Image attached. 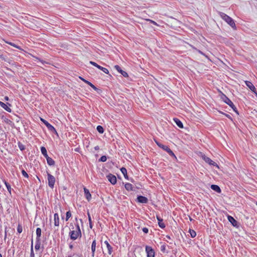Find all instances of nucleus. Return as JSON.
Returning a JSON list of instances; mask_svg holds the SVG:
<instances>
[{"label": "nucleus", "instance_id": "5701e85b", "mask_svg": "<svg viewBox=\"0 0 257 257\" xmlns=\"http://www.w3.org/2000/svg\"><path fill=\"white\" fill-rule=\"evenodd\" d=\"M174 121L176 123V125L181 128L183 127V124L182 122L177 118H174Z\"/></svg>", "mask_w": 257, "mask_h": 257}, {"label": "nucleus", "instance_id": "6ab92c4d", "mask_svg": "<svg viewBox=\"0 0 257 257\" xmlns=\"http://www.w3.org/2000/svg\"><path fill=\"white\" fill-rule=\"evenodd\" d=\"M54 225L56 226H58L59 225V217L58 214L56 213L54 215Z\"/></svg>", "mask_w": 257, "mask_h": 257}, {"label": "nucleus", "instance_id": "864d4df0", "mask_svg": "<svg viewBox=\"0 0 257 257\" xmlns=\"http://www.w3.org/2000/svg\"><path fill=\"white\" fill-rule=\"evenodd\" d=\"M137 188L138 189H140V187L139 186H138L137 187Z\"/></svg>", "mask_w": 257, "mask_h": 257}, {"label": "nucleus", "instance_id": "20e7f679", "mask_svg": "<svg viewBox=\"0 0 257 257\" xmlns=\"http://www.w3.org/2000/svg\"><path fill=\"white\" fill-rule=\"evenodd\" d=\"M40 120L46 125L49 131L55 134H57V132L54 127L49 123L47 120L42 118H41Z\"/></svg>", "mask_w": 257, "mask_h": 257}, {"label": "nucleus", "instance_id": "c03bdc74", "mask_svg": "<svg viewBox=\"0 0 257 257\" xmlns=\"http://www.w3.org/2000/svg\"><path fill=\"white\" fill-rule=\"evenodd\" d=\"M147 21L150 22V23H151L152 24L155 25H157V24L156 22L153 21V20H150V19H148Z\"/></svg>", "mask_w": 257, "mask_h": 257}, {"label": "nucleus", "instance_id": "72a5a7b5", "mask_svg": "<svg viewBox=\"0 0 257 257\" xmlns=\"http://www.w3.org/2000/svg\"><path fill=\"white\" fill-rule=\"evenodd\" d=\"M71 216V211L69 210L68 211H67L66 213V221L68 220L69 218Z\"/></svg>", "mask_w": 257, "mask_h": 257}, {"label": "nucleus", "instance_id": "bb28decb", "mask_svg": "<svg viewBox=\"0 0 257 257\" xmlns=\"http://www.w3.org/2000/svg\"><path fill=\"white\" fill-rule=\"evenodd\" d=\"M120 171H121L122 174L123 175L125 179H128V176L127 175V170H126V169L125 168H124V167H122L120 169Z\"/></svg>", "mask_w": 257, "mask_h": 257}, {"label": "nucleus", "instance_id": "79ce46f5", "mask_svg": "<svg viewBox=\"0 0 257 257\" xmlns=\"http://www.w3.org/2000/svg\"><path fill=\"white\" fill-rule=\"evenodd\" d=\"M231 108L234 112H235L237 114H239L238 111H237V108L234 105V106L231 107Z\"/></svg>", "mask_w": 257, "mask_h": 257}, {"label": "nucleus", "instance_id": "3c124183", "mask_svg": "<svg viewBox=\"0 0 257 257\" xmlns=\"http://www.w3.org/2000/svg\"><path fill=\"white\" fill-rule=\"evenodd\" d=\"M39 61H41L43 64H44V63H45V62H44V61H42V60H40V59H39Z\"/></svg>", "mask_w": 257, "mask_h": 257}, {"label": "nucleus", "instance_id": "dca6fc26", "mask_svg": "<svg viewBox=\"0 0 257 257\" xmlns=\"http://www.w3.org/2000/svg\"><path fill=\"white\" fill-rule=\"evenodd\" d=\"M157 219L158 221V225L161 228H164L165 227V224L163 222V219L160 217L157 216Z\"/></svg>", "mask_w": 257, "mask_h": 257}, {"label": "nucleus", "instance_id": "f03ea898", "mask_svg": "<svg viewBox=\"0 0 257 257\" xmlns=\"http://www.w3.org/2000/svg\"><path fill=\"white\" fill-rule=\"evenodd\" d=\"M76 230H72L69 232V236L72 240H76L78 237H81V232L78 223L76 224Z\"/></svg>", "mask_w": 257, "mask_h": 257}, {"label": "nucleus", "instance_id": "7ed1b4c3", "mask_svg": "<svg viewBox=\"0 0 257 257\" xmlns=\"http://www.w3.org/2000/svg\"><path fill=\"white\" fill-rule=\"evenodd\" d=\"M156 143L158 145V147H159L160 148L162 149L164 151H166L170 156L173 157L176 159H177L176 156L175 155L174 153L173 152V151L169 148V147L167 146L164 145L157 141H155Z\"/></svg>", "mask_w": 257, "mask_h": 257}, {"label": "nucleus", "instance_id": "393cba45", "mask_svg": "<svg viewBox=\"0 0 257 257\" xmlns=\"http://www.w3.org/2000/svg\"><path fill=\"white\" fill-rule=\"evenodd\" d=\"M47 164L49 166H54L55 165V161L53 159L48 157V158H46Z\"/></svg>", "mask_w": 257, "mask_h": 257}, {"label": "nucleus", "instance_id": "0eeeda50", "mask_svg": "<svg viewBox=\"0 0 257 257\" xmlns=\"http://www.w3.org/2000/svg\"><path fill=\"white\" fill-rule=\"evenodd\" d=\"M145 249L147 254V257L155 256V251L151 246L147 245L146 246Z\"/></svg>", "mask_w": 257, "mask_h": 257}, {"label": "nucleus", "instance_id": "2f4dec72", "mask_svg": "<svg viewBox=\"0 0 257 257\" xmlns=\"http://www.w3.org/2000/svg\"><path fill=\"white\" fill-rule=\"evenodd\" d=\"M87 215H88V221H89V227H90V228H92V227H93V225H92V221H91V217H90V214H89V212H87Z\"/></svg>", "mask_w": 257, "mask_h": 257}, {"label": "nucleus", "instance_id": "39448f33", "mask_svg": "<svg viewBox=\"0 0 257 257\" xmlns=\"http://www.w3.org/2000/svg\"><path fill=\"white\" fill-rule=\"evenodd\" d=\"M48 185L51 188L53 189L55 183V178L51 174L47 172Z\"/></svg>", "mask_w": 257, "mask_h": 257}, {"label": "nucleus", "instance_id": "e433bc0d", "mask_svg": "<svg viewBox=\"0 0 257 257\" xmlns=\"http://www.w3.org/2000/svg\"><path fill=\"white\" fill-rule=\"evenodd\" d=\"M22 231H23V228H22V225L20 224H19L18 226V227H17V231L19 233H21L22 232Z\"/></svg>", "mask_w": 257, "mask_h": 257}, {"label": "nucleus", "instance_id": "49530a36", "mask_svg": "<svg viewBox=\"0 0 257 257\" xmlns=\"http://www.w3.org/2000/svg\"><path fill=\"white\" fill-rule=\"evenodd\" d=\"M94 149H95V150H98L99 149V146H95V147H94Z\"/></svg>", "mask_w": 257, "mask_h": 257}, {"label": "nucleus", "instance_id": "c85d7f7f", "mask_svg": "<svg viewBox=\"0 0 257 257\" xmlns=\"http://www.w3.org/2000/svg\"><path fill=\"white\" fill-rule=\"evenodd\" d=\"M41 242L40 239H36V244L35 246V248L36 250H39L40 248Z\"/></svg>", "mask_w": 257, "mask_h": 257}, {"label": "nucleus", "instance_id": "4c0bfd02", "mask_svg": "<svg viewBox=\"0 0 257 257\" xmlns=\"http://www.w3.org/2000/svg\"><path fill=\"white\" fill-rule=\"evenodd\" d=\"M6 43L10 45L11 46H13L15 48H19V47L17 45H16L15 44L13 43H12V42H8V41H6Z\"/></svg>", "mask_w": 257, "mask_h": 257}, {"label": "nucleus", "instance_id": "5fc2aeb1", "mask_svg": "<svg viewBox=\"0 0 257 257\" xmlns=\"http://www.w3.org/2000/svg\"><path fill=\"white\" fill-rule=\"evenodd\" d=\"M189 219H190V220H191V221L192 220V219L190 217H189Z\"/></svg>", "mask_w": 257, "mask_h": 257}, {"label": "nucleus", "instance_id": "b1692460", "mask_svg": "<svg viewBox=\"0 0 257 257\" xmlns=\"http://www.w3.org/2000/svg\"><path fill=\"white\" fill-rule=\"evenodd\" d=\"M124 187L128 191L134 190L133 185L131 183H126L124 185Z\"/></svg>", "mask_w": 257, "mask_h": 257}, {"label": "nucleus", "instance_id": "a18cd8bd", "mask_svg": "<svg viewBox=\"0 0 257 257\" xmlns=\"http://www.w3.org/2000/svg\"><path fill=\"white\" fill-rule=\"evenodd\" d=\"M222 113L223 114L227 117H228L229 118H231V117H230V116L229 114L225 113H223V112H222Z\"/></svg>", "mask_w": 257, "mask_h": 257}, {"label": "nucleus", "instance_id": "4d7b16f0", "mask_svg": "<svg viewBox=\"0 0 257 257\" xmlns=\"http://www.w3.org/2000/svg\"><path fill=\"white\" fill-rule=\"evenodd\" d=\"M256 205H257V202H256Z\"/></svg>", "mask_w": 257, "mask_h": 257}, {"label": "nucleus", "instance_id": "4be33fe9", "mask_svg": "<svg viewBox=\"0 0 257 257\" xmlns=\"http://www.w3.org/2000/svg\"><path fill=\"white\" fill-rule=\"evenodd\" d=\"M0 106L9 112H11L12 111L11 109L6 104L2 101H0Z\"/></svg>", "mask_w": 257, "mask_h": 257}, {"label": "nucleus", "instance_id": "c756f323", "mask_svg": "<svg viewBox=\"0 0 257 257\" xmlns=\"http://www.w3.org/2000/svg\"><path fill=\"white\" fill-rule=\"evenodd\" d=\"M189 232L191 237L194 238L196 236V233L194 230L190 229Z\"/></svg>", "mask_w": 257, "mask_h": 257}, {"label": "nucleus", "instance_id": "ddd939ff", "mask_svg": "<svg viewBox=\"0 0 257 257\" xmlns=\"http://www.w3.org/2000/svg\"><path fill=\"white\" fill-rule=\"evenodd\" d=\"M137 201L139 203H147L148 202V199L147 197H146L145 196L139 195V196H138V197H137Z\"/></svg>", "mask_w": 257, "mask_h": 257}, {"label": "nucleus", "instance_id": "9d476101", "mask_svg": "<svg viewBox=\"0 0 257 257\" xmlns=\"http://www.w3.org/2000/svg\"><path fill=\"white\" fill-rule=\"evenodd\" d=\"M107 178L108 181L112 184L114 185L116 183V177L111 174H109L107 176Z\"/></svg>", "mask_w": 257, "mask_h": 257}, {"label": "nucleus", "instance_id": "423d86ee", "mask_svg": "<svg viewBox=\"0 0 257 257\" xmlns=\"http://www.w3.org/2000/svg\"><path fill=\"white\" fill-rule=\"evenodd\" d=\"M201 156L202 158L203 159V160L206 163H208V164H209L210 165H212L213 166H216L217 168H219V167L216 163L213 161L210 158L206 156L204 154H202Z\"/></svg>", "mask_w": 257, "mask_h": 257}, {"label": "nucleus", "instance_id": "6e6d98bb", "mask_svg": "<svg viewBox=\"0 0 257 257\" xmlns=\"http://www.w3.org/2000/svg\"><path fill=\"white\" fill-rule=\"evenodd\" d=\"M0 257H2V255L1 253H0Z\"/></svg>", "mask_w": 257, "mask_h": 257}, {"label": "nucleus", "instance_id": "cd10ccee", "mask_svg": "<svg viewBox=\"0 0 257 257\" xmlns=\"http://www.w3.org/2000/svg\"><path fill=\"white\" fill-rule=\"evenodd\" d=\"M36 239H40V237L41 236V229L40 228H37L36 229Z\"/></svg>", "mask_w": 257, "mask_h": 257}, {"label": "nucleus", "instance_id": "6e6552de", "mask_svg": "<svg viewBox=\"0 0 257 257\" xmlns=\"http://www.w3.org/2000/svg\"><path fill=\"white\" fill-rule=\"evenodd\" d=\"M221 99H222V100L225 103H226L227 104H228L230 107H232V106H234V104L233 103V102L231 101V100L228 98L225 94H222V95H221Z\"/></svg>", "mask_w": 257, "mask_h": 257}, {"label": "nucleus", "instance_id": "412c9836", "mask_svg": "<svg viewBox=\"0 0 257 257\" xmlns=\"http://www.w3.org/2000/svg\"><path fill=\"white\" fill-rule=\"evenodd\" d=\"M211 188L213 190H214V191H216V192H217V193H221V189H220V187H219L218 185H214V184L211 185Z\"/></svg>", "mask_w": 257, "mask_h": 257}, {"label": "nucleus", "instance_id": "f257e3e1", "mask_svg": "<svg viewBox=\"0 0 257 257\" xmlns=\"http://www.w3.org/2000/svg\"><path fill=\"white\" fill-rule=\"evenodd\" d=\"M220 17L225 21L233 30H236V27L234 20L224 13L218 12Z\"/></svg>", "mask_w": 257, "mask_h": 257}, {"label": "nucleus", "instance_id": "f704fd0d", "mask_svg": "<svg viewBox=\"0 0 257 257\" xmlns=\"http://www.w3.org/2000/svg\"><path fill=\"white\" fill-rule=\"evenodd\" d=\"M107 157L105 156H102L100 157V158L99 159V162H104L106 161Z\"/></svg>", "mask_w": 257, "mask_h": 257}, {"label": "nucleus", "instance_id": "58836bf2", "mask_svg": "<svg viewBox=\"0 0 257 257\" xmlns=\"http://www.w3.org/2000/svg\"><path fill=\"white\" fill-rule=\"evenodd\" d=\"M22 174L25 177H26V178L29 177V175H28V173L24 170H22Z\"/></svg>", "mask_w": 257, "mask_h": 257}, {"label": "nucleus", "instance_id": "1a4fd4ad", "mask_svg": "<svg viewBox=\"0 0 257 257\" xmlns=\"http://www.w3.org/2000/svg\"><path fill=\"white\" fill-rule=\"evenodd\" d=\"M89 63L91 64V65H92L93 66L97 67L99 69L102 70L105 74H108L109 71L106 68L103 67L98 65L96 63L93 62V61H90Z\"/></svg>", "mask_w": 257, "mask_h": 257}, {"label": "nucleus", "instance_id": "09e8293b", "mask_svg": "<svg viewBox=\"0 0 257 257\" xmlns=\"http://www.w3.org/2000/svg\"><path fill=\"white\" fill-rule=\"evenodd\" d=\"M5 99L6 100H9V97L8 96H5Z\"/></svg>", "mask_w": 257, "mask_h": 257}, {"label": "nucleus", "instance_id": "de8ad7c7", "mask_svg": "<svg viewBox=\"0 0 257 257\" xmlns=\"http://www.w3.org/2000/svg\"><path fill=\"white\" fill-rule=\"evenodd\" d=\"M69 246L70 249H72L73 247L72 244H69Z\"/></svg>", "mask_w": 257, "mask_h": 257}, {"label": "nucleus", "instance_id": "603ef678", "mask_svg": "<svg viewBox=\"0 0 257 257\" xmlns=\"http://www.w3.org/2000/svg\"><path fill=\"white\" fill-rule=\"evenodd\" d=\"M254 94H255V95H256V97H257V92H256V91L254 92Z\"/></svg>", "mask_w": 257, "mask_h": 257}, {"label": "nucleus", "instance_id": "f3484780", "mask_svg": "<svg viewBox=\"0 0 257 257\" xmlns=\"http://www.w3.org/2000/svg\"><path fill=\"white\" fill-rule=\"evenodd\" d=\"M104 243L106 246L108 253L109 255H111L113 251L112 247L110 245V244L107 240L105 241Z\"/></svg>", "mask_w": 257, "mask_h": 257}, {"label": "nucleus", "instance_id": "9b49d317", "mask_svg": "<svg viewBox=\"0 0 257 257\" xmlns=\"http://www.w3.org/2000/svg\"><path fill=\"white\" fill-rule=\"evenodd\" d=\"M228 221L231 223V224L234 226L238 227V222L231 216L228 215L227 217Z\"/></svg>", "mask_w": 257, "mask_h": 257}, {"label": "nucleus", "instance_id": "a878e982", "mask_svg": "<svg viewBox=\"0 0 257 257\" xmlns=\"http://www.w3.org/2000/svg\"><path fill=\"white\" fill-rule=\"evenodd\" d=\"M41 151L42 154L43 155V156L45 157L46 159L47 158H48L49 156L47 154L46 149L44 147H42L41 148Z\"/></svg>", "mask_w": 257, "mask_h": 257}, {"label": "nucleus", "instance_id": "aec40b11", "mask_svg": "<svg viewBox=\"0 0 257 257\" xmlns=\"http://www.w3.org/2000/svg\"><path fill=\"white\" fill-rule=\"evenodd\" d=\"M80 78L83 81H84L85 83L87 84L88 85H89L90 87H91L93 89H94L95 90H97L98 89L92 84L90 82L84 79V78L80 77Z\"/></svg>", "mask_w": 257, "mask_h": 257}, {"label": "nucleus", "instance_id": "c9c22d12", "mask_svg": "<svg viewBox=\"0 0 257 257\" xmlns=\"http://www.w3.org/2000/svg\"><path fill=\"white\" fill-rule=\"evenodd\" d=\"M18 146H19V149L21 150V151H23L25 149V147L24 145H23L22 144L20 143H19V144H18Z\"/></svg>", "mask_w": 257, "mask_h": 257}, {"label": "nucleus", "instance_id": "a19ab883", "mask_svg": "<svg viewBox=\"0 0 257 257\" xmlns=\"http://www.w3.org/2000/svg\"><path fill=\"white\" fill-rule=\"evenodd\" d=\"M165 250H166V245L165 244H163L162 245H161V250L164 252L165 251Z\"/></svg>", "mask_w": 257, "mask_h": 257}, {"label": "nucleus", "instance_id": "a211bd4d", "mask_svg": "<svg viewBox=\"0 0 257 257\" xmlns=\"http://www.w3.org/2000/svg\"><path fill=\"white\" fill-rule=\"evenodd\" d=\"M91 251H92V256L93 257L94 256V253L96 249V239H94L91 244Z\"/></svg>", "mask_w": 257, "mask_h": 257}, {"label": "nucleus", "instance_id": "ea45409f", "mask_svg": "<svg viewBox=\"0 0 257 257\" xmlns=\"http://www.w3.org/2000/svg\"><path fill=\"white\" fill-rule=\"evenodd\" d=\"M30 257H35V254L33 251V244L31 245Z\"/></svg>", "mask_w": 257, "mask_h": 257}, {"label": "nucleus", "instance_id": "2eb2a0df", "mask_svg": "<svg viewBox=\"0 0 257 257\" xmlns=\"http://www.w3.org/2000/svg\"><path fill=\"white\" fill-rule=\"evenodd\" d=\"M84 195L85 197L87 200L88 201H89L91 199V195L90 193L89 192V191L86 188L84 187Z\"/></svg>", "mask_w": 257, "mask_h": 257}, {"label": "nucleus", "instance_id": "8fccbe9b", "mask_svg": "<svg viewBox=\"0 0 257 257\" xmlns=\"http://www.w3.org/2000/svg\"><path fill=\"white\" fill-rule=\"evenodd\" d=\"M166 237V238H167L168 239H171L170 236H169V235H167Z\"/></svg>", "mask_w": 257, "mask_h": 257}, {"label": "nucleus", "instance_id": "7c9ffc66", "mask_svg": "<svg viewBox=\"0 0 257 257\" xmlns=\"http://www.w3.org/2000/svg\"><path fill=\"white\" fill-rule=\"evenodd\" d=\"M96 130L100 134H102L104 132V129L101 125H98L96 127Z\"/></svg>", "mask_w": 257, "mask_h": 257}, {"label": "nucleus", "instance_id": "4468645a", "mask_svg": "<svg viewBox=\"0 0 257 257\" xmlns=\"http://www.w3.org/2000/svg\"><path fill=\"white\" fill-rule=\"evenodd\" d=\"M245 83L251 91H252L254 93L255 92V87L251 82L249 81H245Z\"/></svg>", "mask_w": 257, "mask_h": 257}, {"label": "nucleus", "instance_id": "473e14b6", "mask_svg": "<svg viewBox=\"0 0 257 257\" xmlns=\"http://www.w3.org/2000/svg\"><path fill=\"white\" fill-rule=\"evenodd\" d=\"M5 184L6 185V186L9 191V192L11 194V190H12V188L11 187V185L7 182H6V181H5Z\"/></svg>", "mask_w": 257, "mask_h": 257}, {"label": "nucleus", "instance_id": "37998d69", "mask_svg": "<svg viewBox=\"0 0 257 257\" xmlns=\"http://www.w3.org/2000/svg\"><path fill=\"white\" fill-rule=\"evenodd\" d=\"M142 230L145 233H148V232H149V229L147 227H144L143 229H142Z\"/></svg>", "mask_w": 257, "mask_h": 257}, {"label": "nucleus", "instance_id": "f8f14e48", "mask_svg": "<svg viewBox=\"0 0 257 257\" xmlns=\"http://www.w3.org/2000/svg\"><path fill=\"white\" fill-rule=\"evenodd\" d=\"M114 68L124 77H127L128 76L127 73L122 70L118 65H115Z\"/></svg>", "mask_w": 257, "mask_h": 257}]
</instances>
